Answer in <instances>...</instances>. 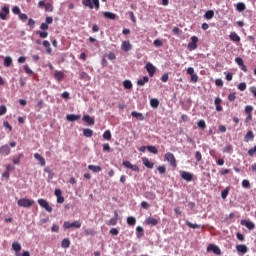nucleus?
Listing matches in <instances>:
<instances>
[{"label":"nucleus","instance_id":"1","mask_svg":"<svg viewBox=\"0 0 256 256\" xmlns=\"http://www.w3.org/2000/svg\"><path fill=\"white\" fill-rule=\"evenodd\" d=\"M83 7H87L88 9H95L99 11L100 3L99 0H82Z\"/></svg>","mask_w":256,"mask_h":256},{"label":"nucleus","instance_id":"2","mask_svg":"<svg viewBox=\"0 0 256 256\" xmlns=\"http://www.w3.org/2000/svg\"><path fill=\"white\" fill-rule=\"evenodd\" d=\"M17 203L19 207H24L25 209H29V207L35 205V202L28 198H21Z\"/></svg>","mask_w":256,"mask_h":256},{"label":"nucleus","instance_id":"3","mask_svg":"<svg viewBox=\"0 0 256 256\" xmlns=\"http://www.w3.org/2000/svg\"><path fill=\"white\" fill-rule=\"evenodd\" d=\"M38 7L40 9H45L46 12L48 13H53L55 7H53V3H45V0H41L38 2Z\"/></svg>","mask_w":256,"mask_h":256},{"label":"nucleus","instance_id":"4","mask_svg":"<svg viewBox=\"0 0 256 256\" xmlns=\"http://www.w3.org/2000/svg\"><path fill=\"white\" fill-rule=\"evenodd\" d=\"M165 159L166 161H168V163H170L171 167H177V160L175 159V155H173V153L168 152L165 154Z\"/></svg>","mask_w":256,"mask_h":256},{"label":"nucleus","instance_id":"5","mask_svg":"<svg viewBox=\"0 0 256 256\" xmlns=\"http://www.w3.org/2000/svg\"><path fill=\"white\" fill-rule=\"evenodd\" d=\"M245 113L247 117L245 118V123H250V121H253V106L247 105L245 107Z\"/></svg>","mask_w":256,"mask_h":256},{"label":"nucleus","instance_id":"6","mask_svg":"<svg viewBox=\"0 0 256 256\" xmlns=\"http://www.w3.org/2000/svg\"><path fill=\"white\" fill-rule=\"evenodd\" d=\"M38 204L40 205V207L45 209V211H47L48 213H51L53 211V208L49 206V202H47V200L43 198L38 199Z\"/></svg>","mask_w":256,"mask_h":256},{"label":"nucleus","instance_id":"7","mask_svg":"<svg viewBox=\"0 0 256 256\" xmlns=\"http://www.w3.org/2000/svg\"><path fill=\"white\" fill-rule=\"evenodd\" d=\"M64 229H71L72 227H74L75 229H81V222L79 221H74V222H64L63 225Z\"/></svg>","mask_w":256,"mask_h":256},{"label":"nucleus","instance_id":"8","mask_svg":"<svg viewBox=\"0 0 256 256\" xmlns=\"http://www.w3.org/2000/svg\"><path fill=\"white\" fill-rule=\"evenodd\" d=\"M197 43H199V38L197 36H192L191 42L188 43L189 51H195V49H197Z\"/></svg>","mask_w":256,"mask_h":256},{"label":"nucleus","instance_id":"9","mask_svg":"<svg viewBox=\"0 0 256 256\" xmlns=\"http://www.w3.org/2000/svg\"><path fill=\"white\" fill-rule=\"evenodd\" d=\"M122 165L123 167H126V169H131V171H134L135 173H139L140 171L139 166L133 165L129 161H123Z\"/></svg>","mask_w":256,"mask_h":256},{"label":"nucleus","instance_id":"10","mask_svg":"<svg viewBox=\"0 0 256 256\" xmlns=\"http://www.w3.org/2000/svg\"><path fill=\"white\" fill-rule=\"evenodd\" d=\"M9 12V6L5 5L0 11V19H2V21H7V15H9Z\"/></svg>","mask_w":256,"mask_h":256},{"label":"nucleus","instance_id":"11","mask_svg":"<svg viewBox=\"0 0 256 256\" xmlns=\"http://www.w3.org/2000/svg\"><path fill=\"white\" fill-rule=\"evenodd\" d=\"M207 251L209 252H214L215 255H221V248H219V246L215 245V244H210L207 247Z\"/></svg>","mask_w":256,"mask_h":256},{"label":"nucleus","instance_id":"12","mask_svg":"<svg viewBox=\"0 0 256 256\" xmlns=\"http://www.w3.org/2000/svg\"><path fill=\"white\" fill-rule=\"evenodd\" d=\"M241 225H243L244 227L248 228L249 231H253V229H255V223H253L252 221L249 220H241Z\"/></svg>","mask_w":256,"mask_h":256},{"label":"nucleus","instance_id":"13","mask_svg":"<svg viewBox=\"0 0 256 256\" xmlns=\"http://www.w3.org/2000/svg\"><path fill=\"white\" fill-rule=\"evenodd\" d=\"M10 153H11V148H9V145H3L0 147V155L7 157V155H10Z\"/></svg>","mask_w":256,"mask_h":256},{"label":"nucleus","instance_id":"14","mask_svg":"<svg viewBox=\"0 0 256 256\" xmlns=\"http://www.w3.org/2000/svg\"><path fill=\"white\" fill-rule=\"evenodd\" d=\"M146 70L148 71L149 77H153V75H155V71H157V69L151 64V62H148L146 64Z\"/></svg>","mask_w":256,"mask_h":256},{"label":"nucleus","instance_id":"15","mask_svg":"<svg viewBox=\"0 0 256 256\" xmlns=\"http://www.w3.org/2000/svg\"><path fill=\"white\" fill-rule=\"evenodd\" d=\"M121 49L122 51H125V53H127L128 51H131V49H133V45H131V42L129 41H123Z\"/></svg>","mask_w":256,"mask_h":256},{"label":"nucleus","instance_id":"16","mask_svg":"<svg viewBox=\"0 0 256 256\" xmlns=\"http://www.w3.org/2000/svg\"><path fill=\"white\" fill-rule=\"evenodd\" d=\"M221 103H223V100L219 97H217L215 100H214V105L216 107V111L218 113H221V111H223V106H221Z\"/></svg>","mask_w":256,"mask_h":256},{"label":"nucleus","instance_id":"17","mask_svg":"<svg viewBox=\"0 0 256 256\" xmlns=\"http://www.w3.org/2000/svg\"><path fill=\"white\" fill-rule=\"evenodd\" d=\"M236 251L238 253H242V255H245L249 251V248H247V245L245 244H239L236 246Z\"/></svg>","mask_w":256,"mask_h":256},{"label":"nucleus","instance_id":"18","mask_svg":"<svg viewBox=\"0 0 256 256\" xmlns=\"http://www.w3.org/2000/svg\"><path fill=\"white\" fill-rule=\"evenodd\" d=\"M181 177L184 181H193V174H191V172L183 171Z\"/></svg>","mask_w":256,"mask_h":256},{"label":"nucleus","instance_id":"19","mask_svg":"<svg viewBox=\"0 0 256 256\" xmlns=\"http://www.w3.org/2000/svg\"><path fill=\"white\" fill-rule=\"evenodd\" d=\"M142 163L148 169H153V167H155V164L153 162L149 161V158H147V157L142 158Z\"/></svg>","mask_w":256,"mask_h":256},{"label":"nucleus","instance_id":"20","mask_svg":"<svg viewBox=\"0 0 256 256\" xmlns=\"http://www.w3.org/2000/svg\"><path fill=\"white\" fill-rule=\"evenodd\" d=\"M146 225H152L153 227H155V225H159V220L153 218V217H148L145 220Z\"/></svg>","mask_w":256,"mask_h":256},{"label":"nucleus","instance_id":"21","mask_svg":"<svg viewBox=\"0 0 256 256\" xmlns=\"http://www.w3.org/2000/svg\"><path fill=\"white\" fill-rule=\"evenodd\" d=\"M34 159H36L37 161H39V164L41 165V167H45V165H46L45 158H43V157L41 156V154L35 153V154H34Z\"/></svg>","mask_w":256,"mask_h":256},{"label":"nucleus","instance_id":"22","mask_svg":"<svg viewBox=\"0 0 256 256\" xmlns=\"http://www.w3.org/2000/svg\"><path fill=\"white\" fill-rule=\"evenodd\" d=\"M103 16L106 19H110V21H115L117 19V15L115 13H112V12H109V11L104 12Z\"/></svg>","mask_w":256,"mask_h":256},{"label":"nucleus","instance_id":"23","mask_svg":"<svg viewBox=\"0 0 256 256\" xmlns=\"http://www.w3.org/2000/svg\"><path fill=\"white\" fill-rule=\"evenodd\" d=\"M253 139H255V134L253 133V131H248L244 137V141L246 143H249V141H253Z\"/></svg>","mask_w":256,"mask_h":256},{"label":"nucleus","instance_id":"24","mask_svg":"<svg viewBox=\"0 0 256 256\" xmlns=\"http://www.w3.org/2000/svg\"><path fill=\"white\" fill-rule=\"evenodd\" d=\"M82 120L85 121V123H88V125H95V118L89 115H84Z\"/></svg>","mask_w":256,"mask_h":256},{"label":"nucleus","instance_id":"25","mask_svg":"<svg viewBox=\"0 0 256 256\" xmlns=\"http://www.w3.org/2000/svg\"><path fill=\"white\" fill-rule=\"evenodd\" d=\"M131 116L135 117V119H137L138 121H144L145 120V116H143L142 113H139L137 111H132Z\"/></svg>","mask_w":256,"mask_h":256},{"label":"nucleus","instance_id":"26","mask_svg":"<svg viewBox=\"0 0 256 256\" xmlns=\"http://www.w3.org/2000/svg\"><path fill=\"white\" fill-rule=\"evenodd\" d=\"M229 38L231 41H234V43H239V41H241V37L239 35H237L236 32L230 33Z\"/></svg>","mask_w":256,"mask_h":256},{"label":"nucleus","instance_id":"27","mask_svg":"<svg viewBox=\"0 0 256 256\" xmlns=\"http://www.w3.org/2000/svg\"><path fill=\"white\" fill-rule=\"evenodd\" d=\"M67 121L73 122V121H79L81 119L80 115H75V114H68L66 116Z\"/></svg>","mask_w":256,"mask_h":256},{"label":"nucleus","instance_id":"28","mask_svg":"<svg viewBox=\"0 0 256 256\" xmlns=\"http://www.w3.org/2000/svg\"><path fill=\"white\" fill-rule=\"evenodd\" d=\"M144 197H145V199H148L149 201H155V199H157V196L153 192H145Z\"/></svg>","mask_w":256,"mask_h":256},{"label":"nucleus","instance_id":"29","mask_svg":"<svg viewBox=\"0 0 256 256\" xmlns=\"http://www.w3.org/2000/svg\"><path fill=\"white\" fill-rule=\"evenodd\" d=\"M12 249H13V251L16 252V256H21L20 254H18L19 251H21V244L19 242H14L12 244Z\"/></svg>","mask_w":256,"mask_h":256},{"label":"nucleus","instance_id":"30","mask_svg":"<svg viewBox=\"0 0 256 256\" xmlns=\"http://www.w3.org/2000/svg\"><path fill=\"white\" fill-rule=\"evenodd\" d=\"M61 247L63 249H69V247H71V240H69V238L63 239L61 242Z\"/></svg>","mask_w":256,"mask_h":256},{"label":"nucleus","instance_id":"31","mask_svg":"<svg viewBox=\"0 0 256 256\" xmlns=\"http://www.w3.org/2000/svg\"><path fill=\"white\" fill-rule=\"evenodd\" d=\"M79 79H81L82 81H91V76H89L87 72H80Z\"/></svg>","mask_w":256,"mask_h":256},{"label":"nucleus","instance_id":"32","mask_svg":"<svg viewBox=\"0 0 256 256\" xmlns=\"http://www.w3.org/2000/svg\"><path fill=\"white\" fill-rule=\"evenodd\" d=\"M118 219L119 214L117 212H114V217L109 220L108 225H117Z\"/></svg>","mask_w":256,"mask_h":256},{"label":"nucleus","instance_id":"33","mask_svg":"<svg viewBox=\"0 0 256 256\" xmlns=\"http://www.w3.org/2000/svg\"><path fill=\"white\" fill-rule=\"evenodd\" d=\"M145 83H149V77L148 76H144L142 79H139L137 81V85L139 87H143L145 85Z\"/></svg>","mask_w":256,"mask_h":256},{"label":"nucleus","instance_id":"34","mask_svg":"<svg viewBox=\"0 0 256 256\" xmlns=\"http://www.w3.org/2000/svg\"><path fill=\"white\" fill-rule=\"evenodd\" d=\"M54 78L56 79V81H63V79H65V74L61 71L59 72H56L55 75H54Z\"/></svg>","mask_w":256,"mask_h":256},{"label":"nucleus","instance_id":"35","mask_svg":"<svg viewBox=\"0 0 256 256\" xmlns=\"http://www.w3.org/2000/svg\"><path fill=\"white\" fill-rule=\"evenodd\" d=\"M88 169L93 173H100V171H102L101 166H95V165H88Z\"/></svg>","mask_w":256,"mask_h":256},{"label":"nucleus","instance_id":"36","mask_svg":"<svg viewBox=\"0 0 256 256\" xmlns=\"http://www.w3.org/2000/svg\"><path fill=\"white\" fill-rule=\"evenodd\" d=\"M143 231H144L143 227H141V226L136 227V236L138 239H141V237H143V235H145L143 233Z\"/></svg>","mask_w":256,"mask_h":256},{"label":"nucleus","instance_id":"37","mask_svg":"<svg viewBox=\"0 0 256 256\" xmlns=\"http://www.w3.org/2000/svg\"><path fill=\"white\" fill-rule=\"evenodd\" d=\"M13 63V58H11V56H7L4 60V67H11Z\"/></svg>","mask_w":256,"mask_h":256},{"label":"nucleus","instance_id":"38","mask_svg":"<svg viewBox=\"0 0 256 256\" xmlns=\"http://www.w3.org/2000/svg\"><path fill=\"white\" fill-rule=\"evenodd\" d=\"M245 9H246L245 3L243 2L237 3L236 10L239 11V13H242V11H245Z\"/></svg>","mask_w":256,"mask_h":256},{"label":"nucleus","instance_id":"39","mask_svg":"<svg viewBox=\"0 0 256 256\" xmlns=\"http://www.w3.org/2000/svg\"><path fill=\"white\" fill-rule=\"evenodd\" d=\"M229 191H231V187L228 186L221 192L222 199H227Z\"/></svg>","mask_w":256,"mask_h":256},{"label":"nucleus","instance_id":"40","mask_svg":"<svg viewBox=\"0 0 256 256\" xmlns=\"http://www.w3.org/2000/svg\"><path fill=\"white\" fill-rule=\"evenodd\" d=\"M150 105L153 109H157V107H159V100L157 98H152L150 100Z\"/></svg>","mask_w":256,"mask_h":256},{"label":"nucleus","instance_id":"41","mask_svg":"<svg viewBox=\"0 0 256 256\" xmlns=\"http://www.w3.org/2000/svg\"><path fill=\"white\" fill-rule=\"evenodd\" d=\"M205 19H213L215 17V12L213 10L206 11L204 15Z\"/></svg>","mask_w":256,"mask_h":256},{"label":"nucleus","instance_id":"42","mask_svg":"<svg viewBox=\"0 0 256 256\" xmlns=\"http://www.w3.org/2000/svg\"><path fill=\"white\" fill-rule=\"evenodd\" d=\"M186 225L190 227V229H201V225L193 224L189 220L186 221Z\"/></svg>","mask_w":256,"mask_h":256},{"label":"nucleus","instance_id":"43","mask_svg":"<svg viewBox=\"0 0 256 256\" xmlns=\"http://www.w3.org/2000/svg\"><path fill=\"white\" fill-rule=\"evenodd\" d=\"M84 137H93V130L86 128L83 130Z\"/></svg>","mask_w":256,"mask_h":256},{"label":"nucleus","instance_id":"44","mask_svg":"<svg viewBox=\"0 0 256 256\" xmlns=\"http://www.w3.org/2000/svg\"><path fill=\"white\" fill-rule=\"evenodd\" d=\"M147 149L149 153H153L154 155H157V153H159V150L155 146H147Z\"/></svg>","mask_w":256,"mask_h":256},{"label":"nucleus","instance_id":"45","mask_svg":"<svg viewBox=\"0 0 256 256\" xmlns=\"http://www.w3.org/2000/svg\"><path fill=\"white\" fill-rule=\"evenodd\" d=\"M22 157H23V153L19 154L18 157L13 158V160H12L13 164L14 165H19L21 163Z\"/></svg>","mask_w":256,"mask_h":256},{"label":"nucleus","instance_id":"46","mask_svg":"<svg viewBox=\"0 0 256 256\" xmlns=\"http://www.w3.org/2000/svg\"><path fill=\"white\" fill-rule=\"evenodd\" d=\"M123 85H124V88H125V89H133V83H131L130 80H125V81L123 82Z\"/></svg>","mask_w":256,"mask_h":256},{"label":"nucleus","instance_id":"47","mask_svg":"<svg viewBox=\"0 0 256 256\" xmlns=\"http://www.w3.org/2000/svg\"><path fill=\"white\" fill-rule=\"evenodd\" d=\"M103 139H105L106 141H111V131L106 130V131L103 133Z\"/></svg>","mask_w":256,"mask_h":256},{"label":"nucleus","instance_id":"48","mask_svg":"<svg viewBox=\"0 0 256 256\" xmlns=\"http://www.w3.org/2000/svg\"><path fill=\"white\" fill-rule=\"evenodd\" d=\"M127 223H128L129 225L133 226V225H135V223H137V219H135V217H133V216H129V217L127 218Z\"/></svg>","mask_w":256,"mask_h":256},{"label":"nucleus","instance_id":"49","mask_svg":"<svg viewBox=\"0 0 256 256\" xmlns=\"http://www.w3.org/2000/svg\"><path fill=\"white\" fill-rule=\"evenodd\" d=\"M199 129H202V130H205L207 129V124L205 123V120H200L198 123H197Z\"/></svg>","mask_w":256,"mask_h":256},{"label":"nucleus","instance_id":"50","mask_svg":"<svg viewBox=\"0 0 256 256\" xmlns=\"http://www.w3.org/2000/svg\"><path fill=\"white\" fill-rule=\"evenodd\" d=\"M84 235H86V236H89V235L93 236V235H95V230L91 229V228H87V229L84 230Z\"/></svg>","mask_w":256,"mask_h":256},{"label":"nucleus","instance_id":"51","mask_svg":"<svg viewBox=\"0 0 256 256\" xmlns=\"http://www.w3.org/2000/svg\"><path fill=\"white\" fill-rule=\"evenodd\" d=\"M37 34L40 36L41 39H47V37L49 36V33L47 31H38Z\"/></svg>","mask_w":256,"mask_h":256},{"label":"nucleus","instance_id":"52","mask_svg":"<svg viewBox=\"0 0 256 256\" xmlns=\"http://www.w3.org/2000/svg\"><path fill=\"white\" fill-rule=\"evenodd\" d=\"M223 153H233V146L231 144L227 145L224 149H223Z\"/></svg>","mask_w":256,"mask_h":256},{"label":"nucleus","instance_id":"53","mask_svg":"<svg viewBox=\"0 0 256 256\" xmlns=\"http://www.w3.org/2000/svg\"><path fill=\"white\" fill-rule=\"evenodd\" d=\"M242 187H244V189H249L251 187V183L249 182V180L247 179L243 180Z\"/></svg>","mask_w":256,"mask_h":256},{"label":"nucleus","instance_id":"54","mask_svg":"<svg viewBox=\"0 0 256 256\" xmlns=\"http://www.w3.org/2000/svg\"><path fill=\"white\" fill-rule=\"evenodd\" d=\"M195 159H196L197 163H199L201 161V159H203V155L201 154V152L196 151Z\"/></svg>","mask_w":256,"mask_h":256},{"label":"nucleus","instance_id":"55","mask_svg":"<svg viewBox=\"0 0 256 256\" xmlns=\"http://www.w3.org/2000/svg\"><path fill=\"white\" fill-rule=\"evenodd\" d=\"M25 73H27V75H33V70H31V68H29V65H24L23 67Z\"/></svg>","mask_w":256,"mask_h":256},{"label":"nucleus","instance_id":"56","mask_svg":"<svg viewBox=\"0 0 256 256\" xmlns=\"http://www.w3.org/2000/svg\"><path fill=\"white\" fill-rule=\"evenodd\" d=\"M12 13H14V15H20L21 14V9L19 8V6H14L12 8Z\"/></svg>","mask_w":256,"mask_h":256},{"label":"nucleus","instance_id":"57","mask_svg":"<svg viewBox=\"0 0 256 256\" xmlns=\"http://www.w3.org/2000/svg\"><path fill=\"white\" fill-rule=\"evenodd\" d=\"M239 91H245L247 89V84L245 82H242L238 85Z\"/></svg>","mask_w":256,"mask_h":256},{"label":"nucleus","instance_id":"58","mask_svg":"<svg viewBox=\"0 0 256 256\" xmlns=\"http://www.w3.org/2000/svg\"><path fill=\"white\" fill-rule=\"evenodd\" d=\"M237 99V95L235 93H231L228 95V101H235Z\"/></svg>","mask_w":256,"mask_h":256},{"label":"nucleus","instance_id":"59","mask_svg":"<svg viewBox=\"0 0 256 256\" xmlns=\"http://www.w3.org/2000/svg\"><path fill=\"white\" fill-rule=\"evenodd\" d=\"M235 63H237V65H239L240 67L243 66L244 65L243 58L241 57L235 58Z\"/></svg>","mask_w":256,"mask_h":256},{"label":"nucleus","instance_id":"60","mask_svg":"<svg viewBox=\"0 0 256 256\" xmlns=\"http://www.w3.org/2000/svg\"><path fill=\"white\" fill-rule=\"evenodd\" d=\"M154 46L155 47H163V41L156 39L154 40Z\"/></svg>","mask_w":256,"mask_h":256},{"label":"nucleus","instance_id":"61","mask_svg":"<svg viewBox=\"0 0 256 256\" xmlns=\"http://www.w3.org/2000/svg\"><path fill=\"white\" fill-rule=\"evenodd\" d=\"M7 113V107L5 105L0 106V116Z\"/></svg>","mask_w":256,"mask_h":256},{"label":"nucleus","instance_id":"62","mask_svg":"<svg viewBox=\"0 0 256 256\" xmlns=\"http://www.w3.org/2000/svg\"><path fill=\"white\" fill-rule=\"evenodd\" d=\"M255 153H256V145L254 146V148L248 150V155L250 157H253V155H255Z\"/></svg>","mask_w":256,"mask_h":256},{"label":"nucleus","instance_id":"63","mask_svg":"<svg viewBox=\"0 0 256 256\" xmlns=\"http://www.w3.org/2000/svg\"><path fill=\"white\" fill-rule=\"evenodd\" d=\"M158 171H159L160 175H163L167 171V168H165V166H159Z\"/></svg>","mask_w":256,"mask_h":256},{"label":"nucleus","instance_id":"64","mask_svg":"<svg viewBox=\"0 0 256 256\" xmlns=\"http://www.w3.org/2000/svg\"><path fill=\"white\" fill-rule=\"evenodd\" d=\"M110 235H119V230L117 228H111L110 229Z\"/></svg>","mask_w":256,"mask_h":256}]
</instances>
